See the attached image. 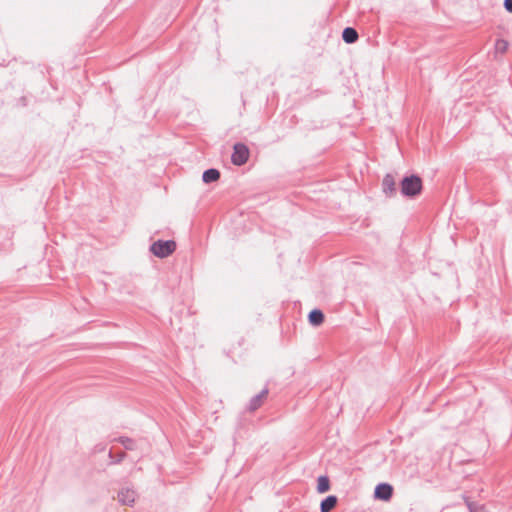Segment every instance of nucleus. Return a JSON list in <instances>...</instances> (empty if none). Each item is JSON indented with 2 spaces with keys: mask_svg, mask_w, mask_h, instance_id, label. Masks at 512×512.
Wrapping results in <instances>:
<instances>
[{
  "mask_svg": "<svg viewBox=\"0 0 512 512\" xmlns=\"http://www.w3.org/2000/svg\"><path fill=\"white\" fill-rule=\"evenodd\" d=\"M423 190V181L420 176L412 174L405 176L400 182V193L406 198H416Z\"/></svg>",
  "mask_w": 512,
  "mask_h": 512,
  "instance_id": "obj_1",
  "label": "nucleus"
},
{
  "mask_svg": "<svg viewBox=\"0 0 512 512\" xmlns=\"http://www.w3.org/2000/svg\"><path fill=\"white\" fill-rule=\"evenodd\" d=\"M176 247L174 240H157L151 244L150 251L158 258H166L174 253Z\"/></svg>",
  "mask_w": 512,
  "mask_h": 512,
  "instance_id": "obj_2",
  "label": "nucleus"
},
{
  "mask_svg": "<svg viewBox=\"0 0 512 512\" xmlns=\"http://www.w3.org/2000/svg\"><path fill=\"white\" fill-rule=\"evenodd\" d=\"M249 159V149L244 143H236L233 146L231 162L236 166L244 165Z\"/></svg>",
  "mask_w": 512,
  "mask_h": 512,
  "instance_id": "obj_3",
  "label": "nucleus"
},
{
  "mask_svg": "<svg viewBox=\"0 0 512 512\" xmlns=\"http://www.w3.org/2000/svg\"><path fill=\"white\" fill-rule=\"evenodd\" d=\"M268 394L269 389L265 387L257 395L253 396L248 403L247 411L252 413L258 410L264 404Z\"/></svg>",
  "mask_w": 512,
  "mask_h": 512,
  "instance_id": "obj_4",
  "label": "nucleus"
},
{
  "mask_svg": "<svg viewBox=\"0 0 512 512\" xmlns=\"http://www.w3.org/2000/svg\"><path fill=\"white\" fill-rule=\"evenodd\" d=\"M382 191L386 197H394L397 193L396 181L392 174L387 173L382 180Z\"/></svg>",
  "mask_w": 512,
  "mask_h": 512,
  "instance_id": "obj_5",
  "label": "nucleus"
},
{
  "mask_svg": "<svg viewBox=\"0 0 512 512\" xmlns=\"http://www.w3.org/2000/svg\"><path fill=\"white\" fill-rule=\"evenodd\" d=\"M393 495V487L388 483H379L375 487L374 496L376 499L387 501Z\"/></svg>",
  "mask_w": 512,
  "mask_h": 512,
  "instance_id": "obj_6",
  "label": "nucleus"
},
{
  "mask_svg": "<svg viewBox=\"0 0 512 512\" xmlns=\"http://www.w3.org/2000/svg\"><path fill=\"white\" fill-rule=\"evenodd\" d=\"M136 493L129 488H123L118 492V501L122 505L132 506L135 502Z\"/></svg>",
  "mask_w": 512,
  "mask_h": 512,
  "instance_id": "obj_7",
  "label": "nucleus"
},
{
  "mask_svg": "<svg viewBox=\"0 0 512 512\" xmlns=\"http://www.w3.org/2000/svg\"><path fill=\"white\" fill-rule=\"evenodd\" d=\"M220 176H221V174L218 169L209 168L203 172L202 181L205 184H209V183L218 181L220 179Z\"/></svg>",
  "mask_w": 512,
  "mask_h": 512,
  "instance_id": "obj_8",
  "label": "nucleus"
},
{
  "mask_svg": "<svg viewBox=\"0 0 512 512\" xmlns=\"http://www.w3.org/2000/svg\"><path fill=\"white\" fill-rule=\"evenodd\" d=\"M359 38L358 32L353 27H346L342 31V39L347 44L355 43Z\"/></svg>",
  "mask_w": 512,
  "mask_h": 512,
  "instance_id": "obj_9",
  "label": "nucleus"
},
{
  "mask_svg": "<svg viewBox=\"0 0 512 512\" xmlns=\"http://www.w3.org/2000/svg\"><path fill=\"white\" fill-rule=\"evenodd\" d=\"M324 313L320 309H313L308 314L309 323L313 326H319L324 322Z\"/></svg>",
  "mask_w": 512,
  "mask_h": 512,
  "instance_id": "obj_10",
  "label": "nucleus"
},
{
  "mask_svg": "<svg viewBox=\"0 0 512 512\" xmlns=\"http://www.w3.org/2000/svg\"><path fill=\"white\" fill-rule=\"evenodd\" d=\"M337 497L334 495H329L321 501L320 511L321 512H330L337 504Z\"/></svg>",
  "mask_w": 512,
  "mask_h": 512,
  "instance_id": "obj_11",
  "label": "nucleus"
},
{
  "mask_svg": "<svg viewBox=\"0 0 512 512\" xmlns=\"http://www.w3.org/2000/svg\"><path fill=\"white\" fill-rule=\"evenodd\" d=\"M115 441L123 445L126 450L133 451L137 448L136 441L126 436L115 438Z\"/></svg>",
  "mask_w": 512,
  "mask_h": 512,
  "instance_id": "obj_12",
  "label": "nucleus"
},
{
  "mask_svg": "<svg viewBox=\"0 0 512 512\" xmlns=\"http://www.w3.org/2000/svg\"><path fill=\"white\" fill-rule=\"evenodd\" d=\"M330 489V481L327 476H319L317 480V491L325 493Z\"/></svg>",
  "mask_w": 512,
  "mask_h": 512,
  "instance_id": "obj_13",
  "label": "nucleus"
},
{
  "mask_svg": "<svg viewBox=\"0 0 512 512\" xmlns=\"http://www.w3.org/2000/svg\"><path fill=\"white\" fill-rule=\"evenodd\" d=\"M126 457L125 452H120L116 455L112 453V451L109 452V458L111 459L110 464H119L121 463Z\"/></svg>",
  "mask_w": 512,
  "mask_h": 512,
  "instance_id": "obj_14",
  "label": "nucleus"
},
{
  "mask_svg": "<svg viewBox=\"0 0 512 512\" xmlns=\"http://www.w3.org/2000/svg\"><path fill=\"white\" fill-rule=\"evenodd\" d=\"M470 512H487L483 506H474L473 503H468Z\"/></svg>",
  "mask_w": 512,
  "mask_h": 512,
  "instance_id": "obj_15",
  "label": "nucleus"
},
{
  "mask_svg": "<svg viewBox=\"0 0 512 512\" xmlns=\"http://www.w3.org/2000/svg\"><path fill=\"white\" fill-rule=\"evenodd\" d=\"M497 49L501 50L502 52H504L507 48V42L504 41V40H500L497 42V45H496Z\"/></svg>",
  "mask_w": 512,
  "mask_h": 512,
  "instance_id": "obj_16",
  "label": "nucleus"
},
{
  "mask_svg": "<svg viewBox=\"0 0 512 512\" xmlns=\"http://www.w3.org/2000/svg\"><path fill=\"white\" fill-rule=\"evenodd\" d=\"M504 8L512 13V0H504Z\"/></svg>",
  "mask_w": 512,
  "mask_h": 512,
  "instance_id": "obj_17",
  "label": "nucleus"
}]
</instances>
